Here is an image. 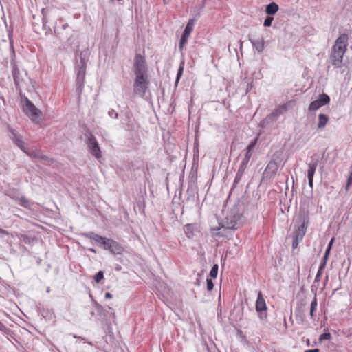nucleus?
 Masks as SVG:
<instances>
[{"mask_svg": "<svg viewBox=\"0 0 352 352\" xmlns=\"http://www.w3.org/2000/svg\"><path fill=\"white\" fill-rule=\"evenodd\" d=\"M133 69L135 76L133 92L140 97H144L148 89L149 80L145 58L140 54L135 56Z\"/></svg>", "mask_w": 352, "mask_h": 352, "instance_id": "f257e3e1", "label": "nucleus"}, {"mask_svg": "<svg viewBox=\"0 0 352 352\" xmlns=\"http://www.w3.org/2000/svg\"><path fill=\"white\" fill-rule=\"evenodd\" d=\"M349 37L346 34H342L338 37L332 47L330 59L332 65L336 68L342 66L343 56L346 52Z\"/></svg>", "mask_w": 352, "mask_h": 352, "instance_id": "f03ea898", "label": "nucleus"}, {"mask_svg": "<svg viewBox=\"0 0 352 352\" xmlns=\"http://www.w3.org/2000/svg\"><path fill=\"white\" fill-rule=\"evenodd\" d=\"M23 111L33 122H39V117L41 115V111L28 98L25 99Z\"/></svg>", "mask_w": 352, "mask_h": 352, "instance_id": "7ed1b4c3", "label": "nucleus"}, {"mask_svg": "<svg viewBox=\"0 0 352 352\" xmlns=\"http://www.w3.org/2000/svg\"><path fill=\"white\" fill-rule=\"evenodd\" d=\"M330 102V98L326 94H322L320 95L319 98L311 102L309 106V110L310 111H314L320 109L321 107L329 104Z\"/></svg>", "mask_w": 352, "mask_h": 352, "instance_id": "20e7f679", "label": "nucleus"}, {"mask_svg": "<svg viewBox=\"0 0 352 352\" xmlns=\"http://www.w3.org/2000/svg\"><path fill=\"white\" fill-rule=\"evenodd\" d=\"M296 104L294 100L287 101L286 103L278 107L270 116V118H275L285 113L289 109L292 108Z\"/></svg>", "mask_w": 352, "mask_h": 352, "instance_id": "39448f33", "label": "nucleus"}, {"mask_svg": "<svg viewBox=\"0 0 352 352\" xmlns=\"http://www.w3.org/2000/svg\"><path fill=\"white\" fill-rule=\"evenodd\" d=\"M88 147L91 154L97 159L102 157L101 151L96 138L93 135H90L88 139Z\"/></svg>", "mask_w": 352, "mask_h": 352, "instance_id": "423d86ee", "label": "nucleus"}, {"mask_svg": "<svg viewBox=\"0 0 352 352\" xmlns=\"http://www.w3.org/2000/svg\"><path fill=\"white\" fill-rule=\"evenodd\" d=\"M104 249L114 254H121L124 252V248L120 243L110 239L107 241Z\"/></svg>", "mask_w": 352, "mask_h": 352, "instance_id": "0eeeda50", "label": "nucleus"}, {"mask_svg": "<svg viewBox=\"0 0 352 352\" xmlns=\"http://www.w3.org/2000/svg\"><path fill=\"white\" fill-rule=\"evenodd\" d=\"M309 217L307 215L303 218V221L302 222V224L298 227V230L296 232L295 235V241H298V239H302L304 236L306 234L307 228L308 227L309 224Z\"/></svg>", "mask_w": 352, "mask_h": 352, "instance_id": "6e6552de", "label": "nucleus"}, {"mask_svg": "<svg viewBox=\"0 0 352 352\" xmlns=\"http://www.w3.org/2000/svg\"><path fill=\"white\" fill-rule=\"evenodd\" d=\"M255 307H256V311L258 313V314L260 315L261 317L263 312H265L267 310V305H266L265 300L264 299L261 292H258V297H257V300L256 301Z\"/></svg>", "mask_w": 352, "mask_h": 352, "instance_id": "1a4fd4ad", "label": "nucleus"}, {"mask_svg": "<svg viewBox=\"0 0 352 352\" xmlns=\"http://www.w3.org/2000/svg\"><path fill=\"white\" fill-rule=\"evenodd\" d=\"M317 166H318L317 162L308 164L307 178H308V181H309V186H310L311 188H313V186H314V182H313L314 176Z\"/></svg>", "mask_w": 352, "mask_h": 352, "instance_id": "9d476101", "label": "nucleus"}, {"mask_svg": "<svg viewBox=\"0 0 352 352\" xmlns=\"http://www.w3.org/2000/svg\"><path fill=\"white\" fill-rule=\"evenodd\" d=\"M86 236L91 240L94 241L96 243L100 244L102 245L104 248H105V246L107 243V241L109 239L101 236L97 234H95L94 232L88 233L86 234Z\"/></svg>", "mask_w": 352, "mask_h": 352, "instance_id": "9b49d317", "label": "nucleus"}, {"mask_svg": "<svg viewBox=\"0 0 352 352\" xmlns=\"http://www.w3.org/2000/svg\"><path fill=\"white\" fill-rule=\"evenodd\" d=\"M329 122V117L325 115L320 113L318 115V128L324 129Z\"/></svg>", "mask_w": 352, "mask_h": 352, "instance_id": "f8f14e48", "label": "nucleus"}, {"mask_svg": "<svg viewBox=\"0 0 352 352\" xmlns=\"http://www.w3.org/2000/svg\"><path fill=\"white\" fill-rule=\"evenodd\" d=\"M278 10V6L274 2H272V3H270L269 5H267L266 6V9H265L266 13L270 15L275 14Z\"/></svg>", "mask_w": 352, "mask_h": 352, "instance_id": "ddd939ff", "label": "nucleus"}, {"mask_svg": "<svg viewBox=\"0 0 352 352\" xmlns=\"http://www.w3.org/2000/svg\"><path fill=\"white\" fill-rule=\"evenodd\" d=\"M194 24L195 20L190 19L184 29L183 34L189 36L193 30Z\"/></svg>", "mask_w": 352, "mask_h": 352, "instance_id": "4468645a", "label": "nucleus"}, {"mask_svg": "<svg viewBox=\"0 0 352 352\" xmlns=\"http://www.w3.org/2000/svg\"><path fill=\"white\" fill-rule=\"evenodd\" d=\"M184 233L186 236L190 239L194 236L193 226L191 224H187L184 228Z\"/></svg>", "mask_w": 352, "mask_h": 352, "instance_id": "2eb2a0df", "label": "nucleus"}, {"mask_svg": "<svg viewBox=\"0 0 352 352\" xmlns=\"http://www.w3.org/2000/svg\"><path fill=\"white\" fill-rule=\"evenodd\" d=\"M317 305H318L317 298L315 296L313 300L311 301V307H310V316L312 318H314V312L317 309Z\"/></svg>", "mask_w": 352, "mask_h": 352, "instance_id": "dca6fc26", "label": "nucleus"}, {"mask_svg": "<svg viewBox=\"0 0 352 352\" xmlns=\"http://www.w3.org/2000/svg\"><path fill=\"white\" fill-rule=\"evenodd\" d=\"M16 199L19 202L21 206H22L23 207H25V208L29 207L30 201L25 197L22 196V197H21L19 198H17Z\"/></svg>", "mask_w": 352, "mask_h": 352, "instance_id": "f3484780", "label": "nucleus"}, {"mask_svg": "<svg viewBox=\"0 0 352 352\" xmlns=\"http://www.w3.org/2000/svg\"><path fill=\"white\" fill-rule=\"evenodd\" d=\"M218 265L217 264L214 265L210 272V278H216L218 273Z\"/></svg>", "mask_w": 352, "mask_h": 352, "instance_id": "a211bd4d", "label": "nucleus"}, {"mask_svg": "<svg viewBox=\"0 0 352 352\" xmlns=\"http://www.w3.org/2000/svg\"><path fill=\"white\" fill-rule=\"evenodd\" d=\"M188 37L189 36H188L182 34V38L180 39V42H179V50H180V51L183 50L184 47L185 46V45L187 43Z\"/></svg>", "mask_w": 352, "mask_h": 352, "instance_id": "6ab92c4d", "label": "nucleus"}, {"mask_svg": "<svg viewBox=\"0 0 352 352\" xmlns=\"http://www.w3.org/2000/svg\"><path fill=\"white\" fill-rule=\"evenodd\" d=\"M94 280L95 281L98 283L104 278V273L102 271H99L95 276H94Z\"/></svg>", "mask_w": 352, "mask_h": 352, "instance_id": "aec40b11", "label": "nucleus"}, {"mask_svg": "<svg viewBox=\"0 0 352 352\" xmlns=\"http://www.w3.org/2000/svg\"><path fill=\"white\" fill-rule=\"evenodd\" d=\"M331 338H332L331 334L329 332H327V333H324L320 336L319 340L320 342H322L323 340H331Z\"/></svg>", "mask_w": 352, "mask_h": 352, "instance_id": "412c9836", "label": "nucleus"}, {"mask_svg": "<svg viewBox=\"0 0 352 352\" xmlns=\"http://www.w3.org/2000/svg\"><path fill=\"white\" fill-rule=\"evenodd\" d=\"M22 151L26 153L25 150V144L23 141L21 139V138H18L16 141L14 142Z\"/></svg>", "mask_w": 352, "mask_h": 352, "instance_id": "4be33fe9", "label": "nucleus"}, {"mask_svg": "<svg viewBox=\"0 0 352 352\" xmlns=\"http://www.w3.org/2000/svg\"><path fill=\"white\" fill-rule=\"evenodd\" d=\"M10 138L13 140V142L16 141L18 138H19V135L16 133V132L14 129L10 130Z\"/></svg>", "mask_w": 352, "mask_h": 352, "instance_id": "5701e85b", "label": "nucleus"}, {"mask_svg": "<svg viewBox=\"0 0 352 352\" xmlns=\"http://www.w3.org/2000/svg\"><path fill=\"white\" fill-rule=\"evenodd\" d=\"M273 19H273V17H272V16H267V17L265 19V21H264L263 25H264L265 27H270V26H271Z\"/></svg>", "mask_w": 352, "mask_h": 352, "instance_id": "b1692460", "label": "nucleus"}, {"mask_svg": "<svg viewBox=\"0 0 352 352\" xmlns=\"http://www.w3.org/2000/svg\"><path fill=\"white\" fill-rule=\"evenodd\" d=\"M206 284H207V289H208V291H211L213 289V287H214L212 279L207 278V279H206Z\"/></svg>", "mask_w": 352, "mask_h": 352, "instance_id": "393cba45", "label": "nucleus"}, {"mask_svg": "<svg viewBox=\"0 0 352 352\" xmlns=\"http://www.w3.org/2000/svg\"><path fill=\"white\" fill-rule=\"evenodd\" d=\"M183 70H184V63H182L179 66V70H178V72L177 74V79H176L177 82L179 81V78H181V76L183 74Z\"/></svg>", "mask_w": 352, "mask_h": 352, "instance_id": "a878e982", "label": "nucleus"}, {"mask_svg": "<svg viewBox=\"0 0 352 352\" xmlns=\"http://www.w3.org/2000/svg\"><path fill=\"white\" fill-rule=\"evenodd\" d=\"M183 70H184V63H182L179 66V70H178V72L177 74V79H176L177 82L179 81V78H181V76L183 74Z\"/></svg>", "mask_w": 352, "mask_h": 352, "instance_id": "bb28decb", "label": "nucleus"}, {"mask_svg": "<svg viewBox=\"0 0 352 352\" xmlns=\"http://www.w3.org/2000/svg\"><path fill=\"white\" fill-rule=\"evenodd\" d=\"M331 248H327L326 251H325V254H324V265H325L326 264V261L327 260L329 256V254H330V251H331Z\"/></svg>", "mask_w": 352, "mask_h": 352, "instance_id": "cd10ccee", "label": "nucleus"}, {"mask_svg": "<svg viewBox=\"0 0 352 352\" xmlns=\"http://www.w3.org/2000/svg\"><path fill=\"white\" fill-rule=\"evenodd\" d=\"M256 140H254V141L252 143H250L248 147H247V151L248 153H250L251 151L253 149V148L254 147V146L256 145Z\"/></svg>", "mask_w": 352, "mask_h": 352, "instance_id": "c85d7f7f", "label": "nucleus"}, {"mask_svg": "<svg viewBox=\"0 0 352 352\" xmlns=\"http://www.w3.org/2000/svg\"><path fill=\"white\" fill-rule=\"evenodd\" d=\"M267 168H274V169L276 170V168H277L276 164L275 162H270L268 164Z\"/></svg>", "mask_w": 352, "mask_h": 352, "instance_id": "c756f323", "label": "nucleus"}, {"mask_svg": "<svg viewBox=\"0 0 352 352\" xmlns=\"http://www.w3.org/2000/svg\"><path fill=\"white\" fill-rule=\"evenodd\" d=\"M242 175V173H240L239 172L237 173L236 177L234 179V183L236 184L241 180V177Z\"/></svg>", "mask_w": 352, "mask_h": 352, "instance_id": "7c9ffc66", "label": "nucleus"}, {"mask_svg": "<svg viewBox=\"0 0 352 352\" xmlns=\"http://www.w3.org/2000/svg\"><path fill=\"white\" fill-rule=\"evenodd\" d=\"M250 157H251V153H248V152L247 151V153H246V155H245V161H246V163H248V162H249V160H250Z\"/></svg>", "mask_w": 352, "mask_h": 352, "instance_id": "2f4dec72", "label": "nucleus"}, {"mask_svg": "<svg viewBox=\"0 0 352 352\" xmlns=\"http://www.w3.org/2000/svg\"><path fill=\"white\" fill-rule=\"evenodd\" d=\"M8 234H9V232L7 230L0 228V235H8Z\"/></svg>", "mask_w": 352, "mask_h": 352, "instance_id": "473e14b6", "label": "nucleus"}, {"mask_svg": "<svg viewBox=\"0 0 352 352\" xmlns=\"http://www.w3.org/2000/svg\"><path fill=\"white\" fill-rule=\"evenodd\" d=\"M17 72H18V69H17L16 66L14 65L13 67V71H12L14 78H15V76Z\"/></svg>", "mask_w": 352, "mask_h": 352, "instance_id": "72a5a7b5", "label": "nucleus"}, {"mask_svg": "<svg viewBox=\"0 0 352 352\" xmlns=\"http://www.w3.org/2000/svg\"><path fill=\"white\" fill-rule=\"evenodd\" d=\"M305 352H320V349H307Z\"/></svg>", "mask_w": 352, "mask_h": 352, "instance_id": "f704fd0d", "label": "nucleus"}, {"mask_svg": "<svg viewBox=\"0 0 352 352\" xmlns=\"http://www.w3.org/2000/svg\"><path fill=\"white\" fill-rule=\"evenodd\" d=\"M104 296H105V298H108V299L112 298V297H113L112 294L109 292H106Z\"/></svg>", "mask_w": 352, "mask_h": 352, "instance_id": "c9c22d12", "label": "nucleus"}, {"mask_svg": "<svg viewBox=\"0 0 352 352\" xmlns=\"http://www.w3.org/2000/svg\"><path fill=\"white\" fill-rule=\"evenodd\" d=\"M334 240H335V239H334V237H333V238L331 239V241H330V242H329V245H328V247H327V248H332V245H333V242H334Z\"/></svg>", "mask_w": 352, "mask_h": 352, "instance_id": "e433bc0d", "label": "nucleus"}, {"mask_svg": "<svg viewBox=\"0 0 352 352\" xmlns=\"http://www.w3.org/2000/svg\"><path fill=\"white\" fill-rule=\"evenodd\" d=\"M324 267V263L320 265V269L317 273L316 278L320 275V270Z\"/></svg>", "mask_w": 352, "mask_h": 352, "instance_id": "4c0bfd02", "label": "nucleus"}, {"mask_svg": "<svg viewBox=\"0 0 352 352\" xmlns=\"http://www.w3.org/2000/svg\"><path fill=\"white\" fill-rule=\"evenodd\" d=\"M5 329H6L5 325L1 322H0V330L4 331Z\"/></svg>", "mask_w": 352, "mask_h": 352, "instance_id": "58836bf2", "label": "nucleus"}, {"mask_svg": "<svg viewBox=\"0 0 352 352\" xmlns=\"http://www.w3.org/2000/svg\"><path fill=\"white\" fill-rule=\"evenodd\" d=\"M248 163H246V161H245V159L243 160V162H242V164H241V168L242 167H245L246 165H247Z\"/></svg>", "mask_w": 352, "mask_h": 352, "instance_id": "ea45409f", "label": "nucleus"}, {"mask_svg": "<svg viewBox=\"0 0 352 352\" xmlns=\"http://www.w3.org/2000/svg\"><path fill=\"white\" fill-rule=\"evenodd\" d=\"M296 244H298V242H296L295 243V241L293 242V246L294 248L296 245Z\"/></svg>", "mask_w": 352, "mask_h": 352, "instance_id": "a19ab883", "label": "nucleus"}, {"mask_svg": "<svg viewBox=\"0 0 352 352\" xmlns=\"http://www.w3.org/2000/svg\"><path fill=\"white\" fill-rule=\"evenodd\" d=\"M296 244H298V242H296L295 243V241L293 242V246L294 248L296 245Z\"/></svg>", "mask_w": 352, "mask_h": 352, "instance_id": "79ce46f5", "label": "nucleus"}, {"mask_svg": "<svg viewBox=\"0 0 352 352\" xmlns=\"http://www.w3.org/2000/svg\"><path fill=\"white\" fill-rule=\"evenodd\" d=\"M296 244H298V242H296L295 243V241L293 242V246L294 248L296 245Z\"/></svg>", "mask_w": 352, "mask_h": 352, "instance_id": "37998d69", "label": "nucleus"}, {"mask_svg": "<svg viewBox=\"0 0 352 352\" xmlns=\"http://www.w3.org/2000/svg\"><path fill=\"white\" fill-rule=\"evenodd\" d=\"M90 250H91V252H96V251H95V250H94V249H91Z\"/></svg>", "mask_w": 352, "mask_h": 352, "instance_id": "c03bdc74", "label": "nucleus"}]
</instances>
